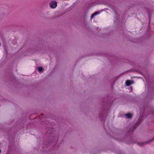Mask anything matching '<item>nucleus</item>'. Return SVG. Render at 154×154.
Listing matches in <instances>:
<instances>
[{
	"label": "nucleus",
	"instance_id": "1",
	"mask_svg": "<svg viewBox=\"0 0 154 154\" xmlns=\"http://www.w3.org/2000/svg\"><path fill=\"white\" fill-rule=\"evenodd\" d=\"M50 6L51 8H55L57 6V3L56 1H52L50 3Z\"/></svg>",
	"mask_w": 154,
	"mask_h": 154
},
{
	"label": "nucleus",
	"instance_id": "2",
	"mask_svg": "<svg viewBox=\"0 0 154 154\" xmlns=\"http://www.w3.org/2000/svg\"><path fill=\"white\" fill-rule=\"evenodd\" d=\"M126 84L127 86H129L130 85H131L133 82L132 81H131L129 80H128L126 82Z\"/></svg>",
	"mask_w": 154,
	"mask_h": 154
},
{
	"label": "nucleus",
	"instance_id": "3",
	"mask_svg": "<svg viewBox=\"0 0 154 154\" xmlns=\"http://www.w3.org/2000/svg\"><path fill=\"white\" fill-rule=\"evenodd\" d=\"M125 116L127 118H131L132 116V115L130 113L126 114Z\"/></svg>",
	"mask_w": 154,
	"mask_h": 154
},
{
	"label": "nucleus",
	"instance_id": "4",
	"mask_svg": "<svg viewBox=\"0 0 154 154\" xmlns=\"http://www.w3.org/2000/svg\"><path fill=\"white\" fill-rule=\"evenodd\" d=\"M38 70L39 72H41L43 71V69L41 67H39L38 68Z\"/></svg>",
	"mask_w": 154,
	"mask_h": 154
},
{
	"label": "nucleus",
	"instance_id": "5",
	"mask_svg": "<svg viewBox=\"0 0 154 154\" xmlns=\"http://www.w3.org/2000/svg\"><path fill=\"white\" fill-rule=\"evenodd\" d=\"M147 143V142H145V143H142V142H141V143H138V144L140 145V146H142V145H143L145 143Z\"/></svg>",
	"mask_w": 154,
	"mask_h": 154
},
{
	"label": "nucleus",
	"instance_id": "6",
	"mask_svg": "<svg viewBox=\"0 0 154 154\" xmlns=\"http://www.w3.org/2000/svg\"><path fill=\"white\" fill-rule=\"evenodd\" d=\"M95 16V14H94V13L93 14H92V15L91 16V19H92L93 17H94Z\"/></svg>",
	"mask_w": 154,
	"mask_h": 154
},
{
	"label": "nucleus",
	"instance_id": "7",
	"mask_svg": "<svg viewBox=\"0 0 154 154\" xmlns=\"http://www.w3.org/2000/svg\"><path fill=\"white\" fill-rule=\"evenodd\" d=\"M95 16V14H94V13L93 14H92V15L91 16V19H92L93 17H94Z\"/></svg>",
	"mask_w": 154,
	"mask_h": 154
},
{
	"label": "nucleus",
	"instance_id": "8",
	"mask_svg": "<svg viewBox=\"0 0 154 154\" xmlns=\"http://www.w3.org/2000/svg\"><path fill=\"white\" fill-rule=\"evenodd\" d=\"M100 14V12H96L94 13V14H95V16L97 14Z\"/></svg>",
	"mask_w": 154,
	"mask_h": 154
},
{
	"label": "nucleus",
	"instance_id": "9",
	"mask_svg": "<svg viewBox=\"0 0 154 154\" xmlns=\"http://www.w3.org/2000/svg\"><path fill=\"white\" fill-rule=\"evenodd\" d=\"M153 139H154V138H153Z\"/></svg>",
	"mask_w": 154,
	"mask_h": 154
}]
</instances>
